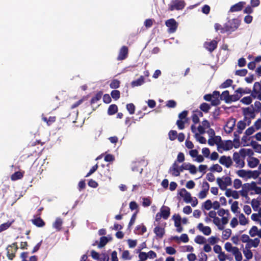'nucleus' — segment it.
<instances>
[{
  "mask_svg": "<svg viewBox=\"0 0 261 261\" xmlns=\"http://www.w3.org/2000/svg\"><path fill=\"white\" fill-rule=\"evenodd\" d=\"M166 252L170 255H173L176 253V250L172 247L169 246L165 248Z\"/></svg>",
  "mask_w": 261,
  "mask_h": 261,
  "instance_id": "obj_59",
  "label": "nucleus"
},
{
  "mask_svg": "<svg viewBox=\"0 0 261 261\" xmlns=\"http://www.w3.org/2000/svg\"><path fill=\"white\" fill-rule=\"evenodd\" d=\"M259 101L260 100L255 101L254 105H253V108L257 113L261 111V102Z\"/></svg>",
  "mask_w": 261,
  "mask_h": 261,
  "instance_id": "obj_54",
  "label": "nucleus"
},
{
  "mask_svg": "<svg viewBox=\"0 0 261 261\" xmlns=\"http://www.w3.org/2000/svg\"><path fill=\"white\" fill-rule=\"evenodd\" d=\"M236 92L237 93H239L240 95H241V96L243 95V94H250L252 92V90H251V89L249 88H246L245 89L243 88H239L236 90Z\"/></svg>",
  "mask_w": 261,
  "mask_h": 261,
  "instance_id": "obj_24",
  "label": "nucleus"
},
{
  "mask_svg": "<svg viewBox=\"0 0 261 261\" xmlns=\"http://www.w3.org/2000/svg\"><path fill=\"white\" fill-rule=\"evenodd\" d=\"M248 71L246 69L237 70L235 72V74L240 76H244L247 74Z\"/></svg>",
  "mask_w": 261,
  "mask_h": 261,
  "instance_id": "obj_53",
  "label": "nucleus"
},
{
  "mask_svg": "<svg viewBox=\"0 0 261 261\" xmlns=\"http://www.w3.org/2000/svg\"><path fill=\"white\" fill-rule=\"evenodd\" d=\"M245 120L243 121H239L237 124L238 132L239 134H241L242 131L245 128L246 126V123L245 122Z\"/></svg>",
  "mask_w": 261,
  "mask_h": 261,
  "instance_id": "obj_30",
  "label": "nucleus"
},
{
  "mask_svg": "<svg viewBox=\"0 0 261 261\" xmlns=\"http://www.w3.org/2000/svg\"><path fill=\"white\" fill-rule=\"evenodd\" d=\"M23 173L20 171H17L14 173L11 176L12 180H17L23 177Z\"/></svg>",
  "mask_w": 261,
  "mask_h": 261,
  "instance_id": "obj_35",
  "label": "nucleus"
},
{
  "mask_svg": "<svg viewBox=\"0 0 261 261\" xmlns=\"http://www.w3.org/2000/svg\"><path fill=\"white\" fill-rule=\"evenodd\" d=\"M244 114L245 115L244 120L247 121V117L253 119L255 117V110L253 108V105H251L250 107L246 108L244 109Z\"/></svg>",
  "mask_w": 261,
  "mask_h": 261,
  "instance_id": "obj_8",
  "label": "nucleus"
},
{
  "mask_svg": "<svg viewBox=\"0 0 261 261\" xmlns=\"http://www.w3.org/2000/svg\"><path fill=\"white\" fill-rule=\"evenodd\" d=\"M118 111V107L116 105H111L108 109V114L109 115H113L116 113Z\"/></svg>",
  "mask_w": 261,
  "mask_h": 261,
  "instance_id": "obj_27",
  "label": "nucleus"
},
{
  "mask_svg": "<svg viewBox=\"0 0 261 261\" xmlns=\"http://www.w3.org/2000/svg\"><path fill=\"white\" fill-rule=\"evenodd\" d=\"M249 243H251L252 247L256 248L258 246L260 240L258 238H255L254 240L250 239Z\"/></svg>",
  "mask_w": 261,
  "mask_h": 261,
  "instance_id": "obj_63",
  "label": "nucleus"
},
{
  "mask_svg": "<svg viewBox=\"0 0 261 261\" xmlns=\"http://www.w3.org/2000/svg\"><path fill=\"white\" fill-rule=\"evenodd\" d=\"M111 240V238L109 240L107 237H101L100 238V242L98 244V247L99 248H102L108 242Z\"/></svg>",
  "mask_w": 261,
  "mask_h": 261,
  "instance_id": "obj_32",
  "label": "nucleus"
},
{
  "mask_svg": "<svg viewBox=\"0 0 261 261\" xmlns=\"http://www.w3.org/2000/svg\"><path fill=\"white\" fill-rule=\"evenodd\" d=\"M258 232V228L257 226H253L252 227V228L249 230V234L251 236V237H253L257 235V232Z\"/></svg>",
  "mask_w": 261,
  "mask_h": 261,
  "instance_id": "obj_58",
  "label": "nucleus"
},
{
  "mask_svg": "<svg viewBox=\"0 0 261 261\" xmlns=\"http://www.w3.org/2000/svg\"><path fill=\"white\" fill-rule=\"evenodd\" d=\"M185 5V2L184 1L174 0L172 2V4L169 5L168 9L171 11L174 10H180L183 9Z\"/></svg>",
  "mask_w": 261,
  "mask_h": 261,
  "instance_id": "obj_5",
  "label": "nucleus"
},
{
  "mask_svg": "<svg viewBox=\"0 0 261 261\" xmlns=\"http://www.w3.org/2000/svg\"><path fill=\"white\" fill-rule=\"evenodd\" d=\"M42 119L47 123V125L49 126L56 121V117L55 116H50L47 118L46 117H42Z\"/></svg>",
  "mask_w": 261,
  "mask_h": 261,
  "instance_id": "obj_31",
  "label": "nucleus"
},
{
  "mask_svg": "<svg viewBox=\"0 0 261 261\" xmlns=\"http://www.w3.org/2000/svg\"><path fill=\"white\" fill-rule=\"evenodd\" d=\"M13 221L7 222L0 225V232L7 229L13 223Z\"/></svg>",
  "mask_w": 261,
  "mask_h": 261,
  "instance_id": "obj_43",
  "label": "nucleus"
},
{
  "mask_svg": "<svg viewBox=\"0 0 261 261\" xmlns=\"http://www.w3.org/2000/svg\"><path fill=\"white\" fill-rule=\"evenodd\" d=\"M112 97L115 100H118L120 96V92L119 90H114L111 93Z\"/></svg>",
  "mask_w": 261,
  "mask_h": 261,
  "instance_id": "obj_48",
  "label": "nucleus"
},
{
  "mask_svg": "<svg viewBox=\"0 0 261 261\" xmlns=\"http://www.w3.org/2000/svg\"><path fill=\"white\" fill-rule=\"evenodd\" d=\"M197 228L206 236L210 235L212 232L211 228L209 226H204L202 223L198 224Z\"/></svg>",
  "mask_w": 261,
  "mask_h": 261,
  "instance_id": "obj_16",
  "label": "nucleus"
},
{
  "mask_svg": "<svg viewBox=\"0 0 261 261\" xmlns=\"http://www.w3.org/2000/svg\"><path fill=\"white\" fill-rule=\"evenodd\" d=\"M126 109L130 114H133L135 111V106L133 103L127 104Z\"/></svg>",
  "mask_w": 261,
  "mask_h": 261,
  "instance_id": "obj_50",
  "label": "nucleus"
},
{
  "mask_svg": "<svg viewBox=\"0 0 261 261\" xmlns=\"http://www.w3.org/2000/svg\"><path fill=\"white\" fill-rule=\"evenodd\" d=\"M172 219L174 221V225L176 227H178L181 225V218L179 215H174Z\"/></svg>",
  "mask_w": 261,
  "mask_h": 261,
  "instance_id": "obj_34",
  "label": "nucleus"
},
{
  "mask_svg": "<svg viewBox=\"0 0 261 261\" xmlns=\"http://www.w3.org/2000/svg\"><path fill=\"white\" fill-rule=\"evenodd\" d=\"M255 128L253 126H252L251 127H249L246 130L245 134L246 136H250L253 134L255 132Z\"/></svg>",
  "mask_w": 261,
  "mask_h": 261,
  "instance_id": "obj_64",
  "label": "nucleus"
},
{
  "mask_svg": "<svg viewBox=\"0 0 261 261\" xmlns=\"http://www.w3.org/2000/svg\"><path fill=\"white\" fill-rule=\"evenodd\" d=\"M103 93L102 91H98L94 96H93L90 100V105H93L100 100L102 97Z\"/></svg>",
  "mask_w": 261,
  "mask_h": 261,
  "instance_id": "obj_21",
  "label": "nucleus"
},
{
  "mask_svg": "<svg viewBox=\"0 0 261 261\" xmlns=\"http://www.w3.org/2000/svg\"><path fill=\"white\" fill-rule=\"evenodd\" d=\"M145 79L143 75L140 76V77L137 80L133 81L131 82V86L132 87H138L142 85L145 82Z\"/></svg>",
  "mask_w": 261,
  "mask_h": 261,
  "instance_id": "obj_20",
  "label": "nucleus"
},
{
  "mask_svg": "<svg viewBox=\"0 0 261 261\" xmlns=\"http://www.w3.org/2000/svg\"><path fill=\"white\" fill-rule=\"evenodd\" d=\"M200 110L204 113H207L211 108L209 104L203 102L199 107Z\"/></svg>",
  "mask_w": 261,
  "mask_h": 261,
  "instance_id": "obj_41",
  "label": "nucleus"
},
{
  "mask_svg": "<svg viewBox=\"0 0 261 261\" xmlns=\"http://www.w3.org/2000/svg\"><path fill=\"white\" fill-rule=\"evenodd\" d=\"M243 253L247 259H250L253 257L252 252L250 249L244 250Z\"/></svg>",
  "mask_w": 261,
  "mask_h": 261,
  "instance_id": "obj_55",
  "label": "nucleus"
},
{
  "mask_svg": "<svg viewBox=\"0 0 261 261\" xmlns=\"http://www.w3.org/2000/svg\"><path fill=\"white\" fill-rule=\"evenodd\" d=\"M259 161L255 158H252L248 161V165L250 168H254L259 164Z\"/></svg>",
  "mask_w": 261,
  "mask_h": 261,
  "instance_id": "obj_28",
  "label": "nucleus"
},
{
  "mask_svg": "<svg viewBox=\"0 0 261 261\" xmlns=\"http://www.w3.org/2000/svg\"><path fill=\"white\" fill-rule=\"evenodd\" d=\"M233 144L231 140H227L223 144V148L224 150H229L232 148Z\"/></svg>",
  "mask_w": 261,
  "mask_h": 261,
  "instance_id": "obj_45",
  "label": "nucleus"
},
{
  "mask_svg": "<svg viewBox=\"0 0 261 261\" xmlns=\"http://www.w3.org/2000/svg\"><path fill=\"white\" fill-rule=\"evenodd\" d=\"M217 182L221 190H226L225 195L226 197L231 196L232 190L230 189H227V187L231 186L232 184L231 179L230 177L223 176L222 178L218 177Z\"/></svg>",
  "mask_w": 261,
  "mask_h": 261,
  "instance_id": "obj_2",
  "label": "nucleus"
},
{
  "mask_svg": "<svg viewBox=\"0 0 261 261\" xmlns=\"http://www.w3.org/2000/svg\"><path fill=\"white\" fill-rule=\"evenodd\" d=\"M237 174L239 176L242 178H247V171H246L243 169L239 170L237 172Z\"/></svg>",
  "mask_w": 261,
  "mask_h": 261,
  "instance_id": "obj_60",
  "label": "nucleus"
},
{
  "mask_svg": "<svg viewBox=\"0 0 261 261\" xmlns=\"http://www.w3.org/2000/svg\"><path fill=\"white\" fill-rule=\"evenodd\" d=\"M169 172L174 176H178L180 175L179 168H170Z\"/></svg>",
  "mask_w": 261,
  "mask_h": 261,
  "instance_id": "obj_46",
  "label": "nucleus"
},
{
  "mask_svg": "<svg viewBox=\"0 0 261 261\" xmlns=\"http://www.w3.org/2000/svg\"><path fill=\"white\" fill-rule=\"evenodd\" d=\"M219 162L226 168H229L233 164L232 159L230 156L222 155L219 160Z\"/></svg>",
  "mask_w": 261,
  "mask_h": 261,
  "instance_id": "obj_7",
  "label": "nucleus"
},
{
  "mask_svg": "<svg viewBox=\"0 0 261 261\" xmlns=\"http://www.w3.org/2000/svg\"><path fill=\"white\" fill-rule=\"evenodd\" d=\"M169 138L171 141L175 140L177 136V133L176 130H171L168 133Z\"/></svg>",
  "mask_w": 261,
  "mask_h": 261,
  "instance_id": "obj_49",
  "label": "nucleus"
},
{
  "mask_svg": "<svg viewBox=\"0 0 261 261\" xmlns=\"http://www.w3.org/2000/svg\"><path fill=\"white\" fill-rule=\"evenodd\" d=\"M178 194L184 198L185 202L189 203L192 202V197L190 192H188L185 188L181 189L178 193Z\"/></svg>",
  "mask_w": 261,
  "mask_h": 261,
  "instance_id": "obj_9",
  "label": "nucleus"
},
{
  "mask_svg": "<svg viewBox=\"0 0 261 261\" xmlns=\"http://www.w3.org/2000/svg\"><path fill=\"white\" fill-rule=\"evenodd\" d=\"M212 100V105L214 106H216L220 103V100L219 99V97L220 96V92L218 91H214L213 94H211Z\"/></svg>",
  "mask_w": 261,
  "mask_h": 261,
  "instance_id": "obj_13",
  "label": "nucleus"
},
{
  "mask_svg": "<svg viewBox=\"0 0 261 261\" xmlns=\"http://www.w3.org/2000/svg\"><path fill=\"white\" fill-rule=\"evenodd\" d=\"M231 234V230L230 229H226L222 232V238L224 240H227L230 237Z\"/></svg>",
  "mask_w": 261,
  "mask_h": 261,
  "instance_id": "obj_47",
  "label": "nucleus"
},
{
  "mask_svg": "<svg viewBox=\"0 0 261 261\" xmlns=\"http://www.w3.org/2000/svg\"><path fill=\"white\" fill-rule=\"evenodd\" d=\"M165 24L168 28V32L170 34L175 32L178 27L177 22L173 18H170L166 20Z\"/></svg>",
  "mask_w": 261,
  "mask_h": 261,
  "instance_id": "obj_6",
  "label": "nucleus"
},
{
  "mask_svg": "<svg viewBox=\"0 0 261 261\" xmlns=\"http://www.w3.org/2000/svg\"><path fill=\"white\" fill-rule=\"evenodd\" d=\"M229 98L230 94L228 90H225L223 91L220 97V99L221 100H224L225 102L227 103H229Z\"/></svg>",
  "mask_w": 261,
  "mask_h": 261,
  "instance_id": "obj_29",
  "label": "nucleus"
},
{
  "mask_svg": "<svg viewBox=\"0 0 261 261\" xmlns=\"http://www.w3.org/2000/svg\"><path fill=\"white\" fill-rule=\"evenodd\" d=\"M241 20L237 18H233L228 20L224 25V30L222 31V33L225 32L231 33L238 29L240 25Z\"/></svg>",
  "mask_w": 261,
  "mask_h": 261,
  "instance_id": "obj_3",
  "label": "nucleus"
},
{
  "mask_svg": "<svg viewBox=\"0 0 261 261\" xmlns=\"http://www.w3.org/2000/svg\"><path fill=\"white\" fill-rule=\"evenodd\" d=\"M218 42L213 40L210 42H205L204 43V47L210 52H213L217 47Z\"/></svg>",
  "mask_w": 261,
  "mask_h": 261,
  "instance_id": "obj_11",
  "label": "nucleus"
},
{
  "mask_svg": "<svg viewBox=\"0 0 261 261\" xmlns=\"http://www.w3.org/2000/svg\"><path fill=\"white\" fill-rule=\"evenodd\" d=\"M225 249L228 252H233V249L236 247H232V245L229 242H226L225 244Z\"/></svg>",
  "mask_w": 261,
  "mask_h": 261,
  "instance_id": "obj_61",
  "label": "nucleus"
},
{
  "mask_svg": "<svg viewBox=\"0 0 261 261\" xmlns=\"http://www.w3.org/2000/svg\"><path fill=\"white\" fill-rule=\"evenodd\" d=\"M62 224V220L60 218H56L55 222L53 224V227L57 231H59L61 229Z\"/></svg>",
  "mask_w": 261,
  "mask_h": 261,
  "instance_id": "obj_26",
  "label": "nucleus"
},
{
  "mask_svg": "<svg viewBox=\"0 0 261 261\" xmlns=\"http://www.w3.org/2000/svg\"><path fill=\"white\" fill-rule=\"evenodd\" d=\"M128 49L126 46H123L120 49L119 55L117 57L118 61L123 60L125 59L128 55Z\"/></svg>",
  "mask_w": 261,
  "mask_h": 261,
  "instance_id": "obj_10",
  "label": "nucleus"
},
{
  "mask_svg": "<svg viewBox=\"0 0 261 261\" xmlns=\"http://www.w3.org/2000/svg\"><path fill=\"white\" fill-rule=\"evenodd\" d=\"M210 170L212 172H221L223 170L222 167L218 164L213 165L211 168Z\"/></svg>",
  "mask_w": 261,
  "mask_h": 261,
  "instance_id": "obj_39",
  "label": "nucleus"
},
{
  "mask_svg": "<svg viewBox=\"0 0 261 261\" xmlns=\"http://www.w3.org/2000/svg\"><path fill=\"white\" fill-rule=\"evenodd\" d=\"M203 206L206 210H210L212 207V202L211 200L208 199L204 203Z\"/></svg>",
  "mask_w": 261,
  "mask_h": 261,
  "instance_id": "obj_56",
  "label": "nucleus"
},
{
  "mask_svg": "<svg viewBox=\"0 0 261 261\" xmlns=\"http://www.w3.org/2000/svg\"><path fill=\"white\" fill-rule=\"evenodd\" d=\"M18 249V247L16 242L8 246L6 248L7 256L9 259L12 260L15 257V254Z\"/></svg>",
  "mask_w": 261,
  "mask_h": 261,
  "instance_id": "obj_4",
  "label": "nucleus"
},
{
  "mask_svg": "<svg viewBox=\"0 0 261 261\" xmlns=\"http://www.w3.org/2000/svg\"><path fill=\"white\" fill-rule=\"evenodd\" d=\"M252 98L261 100V80L260 81L254 83L252 92L250 96H245L241 99V102L245 105H250Z\"/></svg>",
  "mask_w": 261,
  "mask_h": 261,
  "instance_id": "obj_1",
  "label": "nucleus"
},
{
  "mask_svg": "<svg viewBox=\"0 0 261 261\" xmlns=\"http://www.w3.org/2000/svg\"><path fill=\"white\" fill-rule=\"evenodd\" d=\"M120 82L117 79H114L110 84V87L112 89H117L120 87Z\"/></svg>",
  "mask_w": 261,
  "mask_h": 261,
  "instance_id": "obj_37",
  "label": "nucleus"
},
{
  "mask_svg": "<svg viewBox=\"0 0 261 261\" xmlns=\"http://www.w3.org/2000/svg\"><path fill=\"white\" fill-rule=\"evenodd\" d=\"M244 3L240 2L238 3L237 4L232 6L230 7V11L233 12H238L242 10L243 7Z\"/></svg>",
  "mask_w": 261,
  "mask_h": 261,
  "instance_id": "obj_22",
  "label": "nucleus"
},
{
  "mask_svg": "<svg viewBox=\"0 0 261 261\" xmlns=\"http://www.w3.org/2000/svg\"><path fill=\"white\" fill-rule=\"evenodd\" d=\"M161 215L163 218L165 220H167L170 214V209L169 207L166 206H163L161 208Z\"/></svg>",
  "mask_w": 261,
  "mask_h": 261,
  "instance_id": "obj_17",
  "label": "nucleus"
},
{
  "mask_svg": "<svg viewBox=\"0 0 261 261\" xmlns=\"http://www.w3.org/2000/svg\"><path fill=\"white\" fill-rule=\"evenodd\" d=\"M153 232L155 234L156 237L158 239H162L165 235V230L164 228L157 226L154 227Z\"/></svg>",
  "mask_w": 261,
  "mask_h": 261,
  "instance_id": "obj_15",
  "label": "nucleus"
},
{
  "mask_svg": "<svg viewBox=\"0 0 261 261\" xmlns=\"http://www.w3.org/2000/svg\"><path fill=\"white\" fill-rule=\"evenodd\" d=\"M213 223L218 226V228L220 230H223L224 227L220 224V219L218 217L214 218Z\"/></svg>",
  "mask_w": 261,
  "mask_h": 261,
  "instance_id": "obj_52",
  "label": "nucleus"
},
{
  "mask_svg": "<svg viewBox=\"0 0 261 261\" xmlns=\"http://www.w3.org/2000/svg\"><path fill=\"white\" fill-rule=\"evenodd\" d=\"M233 160L237 164V167H239L241 168H243L244 167L245 162L244 160L241 159L240 154L237 152H235L233 153Z\"/></svg>",
  "mask_w": 261,
  "mask_h": 261,
  "instance_id": "obj_12",
  "label": "nucleus"
},
{
  "mask_svg": "<svg viewBox=\"0 0 261 261\" xmlns=\"http://www.w3.org/2000/svg\"><path fill=\"white\" fill-rule=\"evenodd\" d=\"M247 178H253L254 179H256L257 178L259 175L260 174V172H259L258 170H248L247 171Z\"/></svg>",
  "mask_w": 261,
  "mask_h": 261,
  "instance_id": "obj_23",
  "label": "nucleus"
},
{
  "mask_svg": "<svg viewBox=\"0 0 261 261\" xmlns=\"http://www.w3.org/2000/svg\"><path fill=\"white\" fill-rule=\"evenodd\" d=\"M232 253L234 255L235 259L236 261H241L242 260V253L239 251V249L238 247H235L234 248Z\"/></svg>",
  "mask_w": 261,
  "mask_h": 261,
  "instance_id": "obj_25",
  "label": "nucleus"
},
{
  "mask_svg": "<svg viewBox=\"0 0 261 261\" xmlns=\"http://www.w3.org/2000/svg\"><path fill=\"white\" fill-rule=\"evenodd\" d=\"M236 121L232 119L231 121H228L224 126V130L227 134L231 133L235 126Z\"/></svg>",
  "mask_w": 261,
  "mask_h": 261,
  "instance_id": "obj_14",
  "label": "nucleus"
},
{
  "mask_svg": "<svg viewBox=\"0 0 261 261\" xmlns=\"http://www.w3.org/2000/svg\"><path fill=\"white\" fill-rule=\"evenodd\" d=\"M146 226L142 224L141 225H138L136 227L135 232L136 234L142 235L146 231Z\"/></svg>",
  "mask_w": 261,
  "mask_h": 261,
  "instance_id": "obj_19",
  "label": "nucleus"
},
{
  "mask_svg": "<svg viewBox=\"0 0 261 261\" xmlns=\"http://www.w3.org/2000/svg\"><path fill=\"white\" fill-rule=\"evenodd\" d=\"M217 213L219 216L221 217H224V215L226 214L227 216L229 215V211L228 210H224L223 208L220 209L218 212Z\"/></svg>",
  "mask_w": 261,
  "mask_h": 261,
  "instance_id": "obj_62",
  "label": "nucleus"
},
{
  "mask_svg": "<svg viewBox=\"0 0 261 261\" xmlns=\"http://www.w3.org/2000/svg\"><path fill=\"white\" fill-rule=\"evenodd\" d=\"M256 183L255 181H252L250 184H244L243 187L247 190H253L256 187Z\"/></svg>",
  "mask_w": 261,
  "mask_h": 261,
  "instance_id": "obj_33",
  "label": "nucleus"
},
{
  "mask_svg": "<svg viewBox=\"0 0 261 261\" xmlns=\"http://www.w3.org/2000/svg\"><path fill=\"white\" fill-rule=\"evenodd\" d=\"M194 241L195 243L198 244H204L206 241V239L204 237L200 235L197 236L195 237Z\"/></svg>",
  "mask_w": 261,
  "mask_h": 261,
  "instance_id": "obj_38",
  "label": "nucleus"
},
{
  "mask_svg": "<svg viewBox=\"0 0 261 261\" xmlns=\"http://www.w3.org/2000/svg\"><path fill=\"white\" fill-rule=\"evenodd\" d=\"M239 223L242 225H245L248 223V220L242 213L239 215Z\"/></svg>",
  "mask_w": 261,
  "mask_h": 261,
  "instance_id": "obj_42",
  "label": "nucleus"
},
{
  "mask_svg": "<svg viewBox=\"0 0 261 261\" xmlns=\"http://www.w3.org/2000/svg\"><path fill=\"white\" fill-rule=\"evenodd\" d=\"M233 83V81L231 79L226 80L224 83H223L220 87L222 88H226L230 87Z\"/></svg>",
  "mask_w": 261,
  "mask_h": 261,
  "instance_id": "obj_51",
  "label": "nucleus"
},
{
  "mask_svg": "<svg viewBox=\"0 0 261 261\" xmlns=\"http://www.w3.org/2000/svg\"><path fill=\"white\" fill-rule=\"evenodd\" d=\"M195 136L196 139L199 141V142L200 143H201V144H205L206 143V139L204 137L200 136L198 133H196Z\"/></svg>",
  "mask_w": 261,
  "mask_h": 261,
  "instance_id": "obj_57",
  "label": "nucleus"
},
{
  "mask_svg": "<svg viewBox=\"0 0 261 261\" xmlns=\"http://www.w3.org/2000/svg\"><path fill=\"white\" fill-rule=\"evenodd\" d=\"M251 206L254 211H256L260 205V202L259 200L253 199L251 202Z\"/></svg>",
  "mask_w": 261,
  "mask_h": 261,
  "instance_id": "obj_44",
  "label": "nucleus"
},
{
  "mask_svg": "<svg viewBox=\"0 0 261 261\" xmlns=\"http://www.w3.org/2000/svg\"><path fill=\"white\" fill-rule=\"evenodd\" d=\"M32 223L38 227H42L45 226V223L39 216L32 219Z\"/></svg>",
  "mask_w": 261,
  "mask_h": 261,
  "instance_id": "obj_18",
  "label": "nucleus"
},
{
  "mask_svg": "<svg viewBox=\"0 0 261 261\" xmlns=\"http://www.w3.org/2000/svg\"><path fill=\"white\" fill-rule=\"evenodd\" d=\"M241 97V95H240L239 93H237L234 91V93L233 95H230V98H229V103H231L232 102H234L239 99Z\"/></svg>",
  "mask_w": 261,
  "mask_h": 261,
  "instance_id": "obj_36",
  "label": "nucleus"
},
{
  "mask_svg": "<svg viewBox=\"0 0 261 261\" xmlns=\"http://www.w3.org/2000/svg\"><path fill=\"white\" fill-rule=\"evenodd\" d=\"M216 139H218L219 141H221V138L220 136H215V138H211L208 140V144L210 146H213L215 144H218Z\"/></svg>",
  "mask_w": 261,
  "mask_h": 261,
  "instance_id": "obj_40",
  "label": "nucleus"
}]
</instances>
